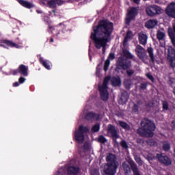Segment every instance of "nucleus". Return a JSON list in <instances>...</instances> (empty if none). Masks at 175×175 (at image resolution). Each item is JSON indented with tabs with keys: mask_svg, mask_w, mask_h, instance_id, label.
I'll return each mask as SVG.
<instances>
[{
	"mask_svg": "<svg viewBox=\"0 0 175 175\" xmlns=\"http://www.w3.org/2000/svg\"><path fill=\"white\" fill-rule=\"evenodd\" d=\"M113 30V23L105 20H100L98 25L93 27L94 31L91 33L90 39L93 40L95 47L98 50L103 47V54L106 53V46L110 40Z\"/></svg>",
	"mask_w": 175,
	"mask_h": 175,
	"instance_id": "nucleus-1",
	"label": "nucleus"
},
{
	"mask_svg": "<svg viewBox=\"0 0 175 175\" xmlns=\"http://www.w3.org/2000/svg\"><path fill=\"white\" fill-rule=\"evenodd\" d=\"M142 127L137 129V133L142 137H153L155 124L148 118H144L141 122Z\"/></svg>",
	"mask_w": 175,
	"mask_h": 175,
	"instance_id": "nucleus-2",
	"label": "nucleus"
},
{
	"mask_svg": "<svg viewBox=\"0 0 175 175\" xmlns=\"http://www.w3.org/2000/svg\"><path fill=\"white\" fill-rule=\"evenodd\" d=\"M106 161L107 163V169L105 170V174L116 175L120 165L118 161H117V157L113 153H110L107 156Z\"/></svg>",
	"mask_w": 175,
	"mask_h": 175,
	"instance_id": "nucleus-3",
	"label": "nucleus"
},
{
	"mask_svg": "<svg viewBox=\"0 0 175 175\" xmlns=\"http://www.w3.org/2000/svg\"><path fill=\"white\" fill-rule=\"evenodd\" d=\"M117 65L122 68L123 70H126L128 77H132L135 75V70L129 69L132 66V62L120 57L118 59Z\"/></svg>",
	"mask_w": 175,
	"mask_h": 175,
	"instance_id": "nucleus-4",
	"label": "nucleus"
},
{
	"mask_svg": "<svg viewBox=\"0 0 175 175\" xmlns=\"http://www.w3.org/2000/svg\"><path fill=\"white\" fill-rule=\"evenodd\" d=\"M110 76L106 77L103 82V85L98 87V91L100 92V98L102 100L106 102L109 100V82L110 81Z\"/></svg>",
	"mask_w": 175,
	"mask_h": 175,
	"instance_id": "nucleus-5",
	"label": "nucleus"
},
{
	"mask_svg": "<svg viewBox=\"0 0 175 175\" xmlns=\"http://www.w3.org/2000/svg\"><path fill=\"white\" fill-rule=\"evenodd\" d=\"M90 132V129L88 126H84L83 125L79 126V130L74 132V139L76 140L79 144H83L85 137H84V133H88Z\"/></svg>",
	"mask_w": 175,
	"mask_h": 175,
	"instance_id": "nucleus-6",
	"label": "nucleus"
},
{
	"mask_svg": "<svg viewBox=\"0 0 175 175\" xmlns=\"http://www.w3.org/2000/svg\"><path fill=\"white\" fill-rule=\"evenodd\" d=\"M139 7H132L130 8V10L127 12L125 19V23L126 25H129L131 24V22L136 18V16L139 14Z\"/></svg>",
	"mask_w": 175,
	"mask_h": 175,
	"instance_id": "nucleus-7",
	"label": "nucleus"
},
{
	"mask_svg": "<svg viewBox=\"0 0 175 175\" xmlns=\"http://www.w3.org/2000/svg\"><path fill=\"white\" fill-rule=\"evenodd\" d=\"M107 132L108 135H110L111 137H112L113 142H114V143H116V144H118L117 139H120V134H118V131H117L116 126L113 124H108L107 128Z\"/></svg>",
	"mask_w": 175,
	"mask_h": 175,
	"instance_id": "nucleus-8",
	"label": "nucleus"
},
{
	"mask_svg": "<svg viewBox=\"0 0 175 175\" xmlns=\"http://www.w3.org/2000/svg\"><path fill=\"white\" fill-rule=\"evenodd\" d=\"M29 70V68L28 66L21 64L19 65L17 69L13 70L12 71V74L14 76H17V74L19 73V75H21V76H23L24 77H28Z\"/></svg>",
	"mask_w": 175,
	"mask_h": 175,
	"instance_id": "nucleus-9",
	"label": "nucleus"
},
{
	"mask_svg": "<svg viewBox=\"0 0 175 175\" xmlns=\"http://www.w3.org/2000/svg\"><path fill=\"white\" fill-rule=\"evenodd\" d=\"M161 7L157 5H149L146 9L148 16H150V17H154V16H157V14H161Z\"/></svg>",
	"mask_w": 175,
	"mask_h": 175,
	"instance_id": "nucleus-10",
	"label": "nucleus"
},
{
	"mask_svg": "<svg viewBox=\"0 0 175 175\" xmlns=\"http://www.w3.org/2000/svg\"><path fill=\"white\" fill-rule=\"evenodd\" d=\"M156 158L158 159L159 162L165 165V166H170L172 165V160L167 156L157 153Z\"/></svg>",
	"mask_w": 175,
	"mask_h": 175,
	"instance_id": "nucleus-11",
	"label": "nucleus"
},
{
	"mask_svg": "<svg viewBox=\"0 0 175 175\" xmlns=\"http://www.w3.org/2000/svg\"><path fill=\"white\" fill-rule=\"evenodd\" d=\"M100 116L98 113H96L93 111L88 112L85 116V120L86 121H90V122H94V121H99Z\"/></svg>",
	"mask_w": 175,
	"mask_h": 175,
	"instance_id": "nucleus-12",
	"label": "nucleus"
},
{
	"mask_svg": "<svg viewBox=\"0 0 175 175\" xmlns=\"http://www.w3.org/2000/svg\"><path fill=\"white\" fill-rule=\"evenodd\" d=\"M165 14L168 17L175 18V3H171L165 9Z\"/></svg>",
	"mask_w": 175,
	"mask_h": 175,
	"instance_id": "nucleus-13",
	"label": "nucleus"
},
{
	"mask_svg": "<svg viewBox=\"0 0 175 175\" xmlns=\"http://www.w3.org/2000/svg\"><path fill=\"white\" fill-rule=\"evenodd\" d=\"M135 53L139 59H144L146 57V49L141 45H137L135 48Z\"/></svg>",
	"mask_w": 175,
	"mask_h": 175,
	"instance_id": "nucleus-14",
	"label": "nucleus"
},
{
	"mask_svg": "<svg viewBox=\"0 0 175 175\" xmlns=\"http://www.w3.org/2000/svg\"><path fill=\"white\" fill-rule=\"evenodd\" d=\"M129 99V94L128 92L124 91L122 93L121 97L118 100L119 105H126V102H128Z\"/></svg>",
	"mask_w": 175,
	"mask_h": 175,
	"instance_id": "nucleus-15",
	"label": "nucleus"
},
{
	"mask_svg": "<svg viewBox=\"0 0 175 175\" xmlns=\"http://www.w3.org/2000/svg\"><path fill=\"white\" fill-rule=\"evenodd\" d=\"M158 25V21L157 19H150L145 23L146 28L148 29H152L155 26Z\"/></svg>",
	"mask_w": 175,
	"mask_h": 175,
	"instance_id": "nucleus-16",
	"label": "nucleus"
},
{
	"mask_svg": "<svg viewBox=\"0 0 175 175\" xmlns=\"http://www.w3.org/2000/svg\"><path fill=\"white\" fill-rule=\"evenodd\" d=\"M68 174L77 175L80 173V167L75 166H70L67 169Z\"/></svg>",
	"mask_w": 175,
	"mask_h": 175,
	"instance_id": "nucleus-17",
	"label": "nucleus"
},
{
	"mask_svg": "<svg viewBox=\"0 0 175 175\" xmlns=\"http://www.w3.org/2000/svg\"><path fill=\"white\" fill-rule=\"evenodd\" d=\"M129 165L134 175H141L140 171H139V168H137V164H136V163H135L133 161H131L129 162Z\"/></svg>",
	"mask_w": 175,
	"mask_h": 175,
	"instance_id": "nucleus-18",
	"label": "nucleus"
},
{
	"mask_svg": "<svg viewBox=\"0 0 175 175\" xmlns=\"http://www.w3.org/2000/svg\"><path fill=\"white\" fill-rule=\"evenodd\" d=\"M138 39L140 44H142V46H146V44H147V39H148V37H147V34L140 33L138 35Z\"/></svg>",
	"mask_w": 175,
	"mask_h": 175,
	"instance_id": "nucleus-19",
	"label": "nucleus"
},
{
	"mask_svg": "<svg viewBox=\"0 0 175 175\" xmlns=\"http://www.w3.org/2000/svg\"><path fill=\"white\" fill-rule=\"evenodd\" d=\"M17 2L23 8H26V9H32L33 8V5L26 0H17Z\"/></svg>",
	"mask_w": 175,
	"mask_h": 175,
	"instance_id": "nucleus-20",
	"label": "nucleus"
},
{
	"mask_svg": "<svg viewBox=\"0 0 175 175\" xmlns=\"http://www.w3.org/2000/svg\"><path fill=\"white\" fill-rule=\"evenodd\" d=\"M113 87H120L121 85V78L120 77H113L111 79Z\"/></svg>",
	"mask_w": 175,
	"mask_h": 175,
	"instance_id": "nucleus-21",
	"label": "nucleus"
},
{
	"mask_svg": "<svg viewBox=\"0 0 175 175\" xmlns=\"http://www.w3.org/2000/svg\"><path fill=\"white\" fill-rule=\"evenodd\" d=\"M39 62H40V64H41V65H42V66H44V68H45V69L50 70V69H51L50 61L44 60V59H43V57H40L39 58Z\"/></svg>",
	"mask_w": 175,
	"mask_h": 175,
	"instance_id": "nucleus-22",
	"label": "nucleus"
},
{
	"mask_svg": "<svg viewBox=\"0 0 175 175\" xmlns=\"http://www.w3.org/2000/svg\"><path fill=\"white\" fill-rule=\"evenodd\" d=\"M122 53L124 57L127 59H133V55H132V53H131V52H129V51L126 49V48L122 49Z\"/></svg>",
	"mask_w": 175,
	"mask_h": 175,
	"instance_id": "nucleus-23",
	"label": "nucleus"
},
{
	"mask_svg": "<svg viewBox=\"0 0 175 175\" xmlns=\"http://www.w3.org/2000/svg\"><path fill=\"white\" fill-rule=\"evenodd\" d=\"M147 51L149 54V57L150 58L152 64H155V57L154 56V49H152V47H148L147 49Z\"/></svg>",
	"mask_w": 175,
	"mask_h": 175,
	"instance_id": "nucleus-24",
	"label": "nucleus"
},
{
	"mask_svg": "<svg viewBox=\"0 0 175 175\" xmlns=\"http://www.w3.org/2000/svg\"><path fill=\"white\" fill-rule=\"evenodd\" d=\"M122 166L123 167L125 174H129V173H131V169H132V167L129 166L127 162L124 161L122 164Z\"/></svg>",
	"mask_w": 175,
	"mask_h": 175,
	"instance_id": "nucleus-25",
	"label": "nucleus"
},
{
	"mask_svg": "<svg viewBox=\"0 0 175 175\" xmlns=\"http://www.w3.org/2000/svg\"><path fill=\"white\" fill-rule=\"evenodd\" d=\"M3 43L6 44V46H8V47H15V49H18L20 47L18 44L8 40H4Z\"/></svg>",
	"mask_w": 175,
	"mask_h": 175,
	"instance_id": "nucleus-26",
	"label": "nucleus"
},
{
	"mask_svg": "<svg viewBox=\"0 0 175 175\" xmlns=\"http://www.w3.org/2000/svg\"><path fill=\"white\" fill-rule=\"evenodd\" d=\"M123 85L126 90H131L132 86V80L130 79H125L123 82Z\"/></svg>",
	"mask_w": 175,
	"mask_h": 175,
	"instance_id": "nucleus-27",
	"label": "nucleus"
},
{
	"mask_svg": "<svg viewBox=\"0 0 175 175\" xmlns=\"http://www.w3.org/2000/svg\"><path fill=\"white\" fill-rule=\"evenodd\" d=\"M168 35L173 46H175V35H174V32H173V29H168Z\"/></svg>",
	"mask_w": 175,
	"mask_h": 175,
	"instance_id": "nucleus-28",
	"label": "nucleus"
},
{
	"mask_svg": "<svg viewBox=\"0 0 175 175\" xmlns=\"http://www.w3.org/2000/svg\"><path fill=\"white\" fill-rule=\"evenodd\" d=\"M119 125L125 131H131V126L124 121H119Z\"/></svg>",
	"mask_w": 175,
	"mask_h": 175,
	"instance_id": "nucleus-29",
	"label": "nucleus"
},
{
	"mask_svg": "<svg viewBox=\"0 0 175 175\" xmlns=\"http://www.w3.org/2000/svg\"><path fill=\"white\" fill-rule=\"evenodd\" d=\"M166 36V34H165V32L161 31V30H158L157 33V38L161 41L163 40Z\"/></svg>",
	"mask_w": 175,
	"mask_h": 175,
	"instance_id": "nucleus-30",
	"label": "nucleus"
},
{
	"mask_svg": "<svg viewBox=\"0 0 175 175\" xmlns=\"http://www.w3.org/2000/svg\"><path fill=\"white\" fill-rule=\"evenodd\" d=\"M47 5L51 9H55L57 8V1L54 0L48 1Z\"/></svg>",
	"mask_w": 175,
	"mask_h": 175,
	"instance_id": "nucleus-31",
	"label": "nucleus"
},
{
	"mask_svg": "<svg viewBox=\"0 0 175 175\" xmlns=\"http://www.w3.org/2000/svg\"><path fill=\"white\" fill-rule=\"evenodd\" d=\"M163 151H169L170 150V144L168 142H164L163 143Z\"/></svg>",
	"mask_w": 175,
	"mask_h": 175,
	"instance_id": "nucleus-32",
	"label": "nucleus"
},
{
	"mask_svg": "<svg viewBox=\"0 0 175 175\" xmlns=\"http://www.w3.org/2000/svg\"><path fill=\"white\" fill-rule=\"evenodd\" d=\"M100 129V124H96L92 127V132H94L96 133Z\"/></svg>",
	"mask_w": 175,
	"mask_h": 175,
	"instance_id": "nucleus-33",
	"label": "nucleus"
},
{
	"mask_svg": "<svg viewBox=\"0 0 175 175\" xmlns=\"http://www.w3.org/2000/svg\"><path fill=\"white\" fill-rule=\"evenodd\" d=\"M120 146L124 150H128V148H129V146H128V142H126V141L124 139L120 142Z\"/></svg>",
	"mask_w": 175,
	"mask_h": 175,
	"instance_id": "nucleus-34",
	"label": "nucleus"
},
{
	"mask_svg": "<svg viewBox=\"0 0 175 175\" xmlns=\"http://www.w3.org/2000/svg\"><path fill=\"white\" fill-rule=\"evenodd\" d=\"M134 159L139 166H143V160L139 156H135Z\"/></svg>",
	"mask_w": 175,
	"mask_h": 175,
	"instance_id": "nucleus-35",
	"label": "nucleus"
},
{
	"mask_svg": "<svg viewBox=\"0 0 175 175\" xmlns=\"http://www.w3.org/2000/svg\"><path fill=\"white\" fill-rule=\"evenodd\" d=\"M139 105L137 104H134L133 106L132 111L135 114H139Z\"/></svg>",
	"mask_w": 175,
	"mask_h": 175,
	"instance_id": "nucleus-36",
	"label": "nucleus"
},
{
	"mask_svg": "<svg viewBox=\"0 0 175 175\" xmlns=\"http://www.w3.org/2000/svg\"><path fill=\"white\" fill-rule=\"evenodd\" d=\"M98 142H99V143H101L102 144H105V143H107V139H106V137H105V136L100 135L98 137Z\"/></svg>",
	"mask_w": 175,
	"mask_h": 175,
	"instance_id": "nucleus-37",
	"label": "nucleus"
},
{
	"mask_svg": "<svg viewBox=\"0 0 175 175\" xmlns=\"http://www.w3.org/2000/svg\"><path fill=\"white\" fill-rule=\"evenodd\" d=\"M110 66V60L107 59L104 64V70L106 72L109 70V67Z\"/></svg>",
	"mask_w": 175,
	"mask_h": 175,
	"instance_id": "nucleus-38",
	"label": "nucleus"
},
{
	"mask_svg": "<svg viewBox=\"0 0 175 175\" xmlns=\"http://www.w3.org/2000/svg\"><path fill=\"white\" fill-rule=\"evenodd\" d=\"M147 87H148V84H147V83H142L139 85V90L144 91V90H147Z\"/></svg>",
	"mask_w": 175,
	"mask_h": 175,
	"instance_id": "nucleus-39",
	"label": "nucleus"
},
{
	"mask_svg": "<svg viewBox=\"0 0 175 175\" xmlns=\"http://www.w3.org/2000/svg\"><path fill=\"white\" fill-rule=\"evenodd\" d=\"M170 55H175V50L173 47L168 48V57H170Z\"/></svg>",
	"mask_w": 175,
	"mask_h": 175,
	"instance_id": "nucleus-40",
	"label": "nucleus"
},
{
	"mask_svg": "<svg viewBox=\"0 0 175 175\" xmlns=\"http://www.w3.org/2000/svg\"><path fill=\"white\" fill-rule=\"evenodd\" d=\"M146 76L149 80H150V81H152V83H154V81H155V79H154V76H152L151 73L150 72L146 73Z\"/></svg>",
	"mask_w": 175,
	"mask_h": 175,
	"instance_id": "nucleus-41",
	"label": "nucleus"
},
{
	"mask_svg": "<svg viewBox=\"0 0 175 175\" xmlns=\"http://www.w3.org/2000/svg\"><path fill=\"white\" fill-rule=\"evenodd\" d=\"M163 110H169V103L166 100L163 102Z\"/></svg>",
	"mask_w": 175,
	"mask_h": 175,
	"instance_id": "nucleus-42",
	"label": "nucleus"
},
{
	"mask_svg": "<svg viewBox=\"0 0 175 175\" xmlns=\"http://www.w3.org/2000/svg\"><path fill=\"white\" fill-rule=\"evenodd\" d=\"M147 144L150 146H157V142L154 139H149L147 141Z\"/></svg>",
	"mask_w": 175,
	"mask_h": 175,
	"instance_id": "nucleus-43",
	"label": "nucleus"
},
{
	"mask_svg": "<svg viewBox=\"0 0 175 175\" xmlns=\"http://www.w3.org/2000/svg\"><path fill=\"white\" fill-rule=\"evenodd\" d=\"M131 38H132V31H128L124 38V42L126 39H131Z\"/></svg>",
	"mask_w": 175,
	"mask_h": 175,
	"instance_id": "nucleus-44",
	"label": "nucleus"
},
{
	"mask_svg": "<svg viewBox=\"0 0 175 175\" xmlns=\"http://www.w3.org/2000/svg\"><path fill=\"white\" fill-rule=\"evenodd\" d=\"M115 59H116V55L113 53H109L108 58L107 59H109V61H110V59L113 61Z\"/></svg>",
	"mask_w": 175,
	"mask_h": 175,
	"instance_id": "nucleus-45",
	"label": "nucleus"
},
{
	"mask_svg": "<svg viewBox=\"0 0 175 175\" xmlns=\"http://www.w3.org/2000/svg\"><path fill=\"white\" fill-rule=\"evenodd\" d=\"M169 62H170V66H171V68H175V64H174L173 57H170L169 59Z\"/></svg>",
	"mask_w": 175,
	"mask_h": 175,
	"instance_id": "nucleus-46",
	"label": "nucleus"
},
{
	"mask_svg": "<svg viewBox=\"0 0 175 175\" xmlns=\"http://www.w3.org/2000/svg\"><path fill=\"white\" fill-rule=\"evenodd\" d=\"M25 80H26V79L24 77H21L18 79V82L20 84H23V83H25Z\"/></svg>",
	"mask_w": 175,
	"mask_h": 175,
	"instance_id": "nucleus-47",
	"label": "nucleus"
},
{
	"mask_svg": "<svg viewBox=\"0 0 175 175\" xmlns=\"http://www.w3.org/2000/svg\"><path fill=\"white\" fill-rule=\"evenodd\" d=\"M56 3H57V5H58V6H62V5H64V3H65V1L57 0Z\"/></svg>",
	"mask_w": 175,
	"mask_h": 175,
	"instance_id": "nucleus-48",
	"label": "nucleus"
},
{
	"mask_svg": "<svg viewBox=\"0 0 175 175\" xmlns=\"http://www.w3.org/2000/svg\"><path fill=\"white\" fill-rule=\"evenodd\" d=\"M43 21H44V23H47V24H50L49 21H50V18L47 16H44L43 17Z\"/></svg>",
	"mask_w": 175,
	"mask_h": 175,
	"instance_id": "nucleus-49",
	"label": "nucleus"
},
{
	"mask_svg": "<svg viewBox=\"0 0 175 175\" xmlns=\"http://www.w3.org/2000/svg\"><path fill=\"white\" fill-rule=\"evenodd\" d=\"M137 143L138 144H143V143H144V141L141 138H137Z\"/></svg>",
	"mask_w": 175,
	"mask_h": 175,
	"instance_id": "nucleus-50",
	"label": "nucleus"
},
{
	"mask_svg": "<svg viewBox=\"0 0 175 175\" xmlns=\"http://www.w3.org/2000/svg\"><path fill=\"white\" fill-rule=\"evenodd\" d=\"M54 27L51 26L50 24L49 25V29H48V32H53V31H54Z\"/></svg>",
	"mask_w": 175,
	"mask_h": 175,
	"instance_id": "nucleus-51",
	"label": "nucleus"
},
{
	"mask_svg": "<svg viewBox=\"0 0 175 175\" xmlns=\"http://www.w3.org/2000/svg\"><path fill=\"white\" fill-rule=\"evenodd\" d=\"M83 148H84V150H88L90 148V146L88 145V144L85 143L83 144Z\"/></svg>",
	"mask_w": 175,
	"mask_h": 175,
	"instance_id": "nucleus-52",
	"label": "nucleus"
},
{
	"mask_svg": "<svg viewBox=\"0 0 175 175\" xmlns=\"http://www.w3.org/2000/svg\"><path fill=\"white\" fill-rule=\"evenodd\" d=\"M88 3V0H84L79 3V5H87Z\"/></svg>",
	"mask_w": 175,
	"mask_h": 175,
	"instance_id": "nucleus-53",
	"label": "nucleus"
},
{
	"mask_svg": "<svg viewBox=\"0 0 175 175\" xmlns=\"http://www.w3.org/2000/svg\"><path fill=\"white\" fill-rule=\"evenodd\" d=\"M91 175H99V172L98 170H94V172H92Z\"/></svg>",
	"mask_w": 175,
	"mask_h": 175,
	"instance_id": "nucleus-54",
	"label": "nucleus"
},
{
	"mask_svg": "<svg viewBox=\"0 0 175 175\" xmlns=\"http://www.w3.org/2000/svg\"><path fill=\"white\" fill-rule=\"evenodd\" d=\"M171 126L172 129H175V120H173L171 123Z\"/></svg>",
	"mask_w": 175,
	"mask_h": 175,
	"instance_id": "nucleus-55",
	"label": "nucleus"
},
{
	"mask_svg": "<svg viewBox=\"0 0 175 175\" xmlns=\"http://www.w3.org/2000/svg\"><path fill=\"white\" fill-rule=\"evenodd\" d=\"M51 13H53L54 16H57V10H53L52 11L49 12L50 14H51Z\"/></svg>",
	"mask_w": 175,
	"mask_h": 175,
	"instance_id": "nucleus-56",
	"label": "nucleus"
},
{
	"mask_svg": "<svg viewBox=\"0 0 175 175\" xmlns=\"http://www.w3.org/2000/svg\"><path fill=\"white\" fill-rule=\"evenodd\" d=\"M18 85H20L19 82H14L13 83V87H18Z\"/></svg>",
	"mask_w": 175,
	"mask_h": 175,
	"instance_id": "nucleus-57",
	"label": "nucleus"
},
{
	"mask_svg": "<svg viewBox=\"0 0 175 175\" xmlns=\"http://www.w3.org/2000/svg\"><path fill=\"white\" fill-rule=\"evenodd\" d=\"M134 3H136V5H139L140 3V0H133Z\"/></svg>",
	"mask_w": 175,
	"mask_h": 175,
	"instance_id": "nucleus-58",
	"label": "nucleus"
},
{
	"mask_svg": "<svg viewBox=\"0 0 175 175\" xmlns=\"http://www.w3.org/2000/svg\"><path fill=\"white\" fill-rule=\"evenodd\" d=\"M54 42V38H51L50 40H49V43H53Z\"/></svg>",
	"mask_w": 175,
	"mask_h": 175,
	"instance_id": "nucleus-59",
	"label": "nucleus"
},
{
	"mask_svg": "<svg viewBox=\"0 0 175 175\" xmlns=\"http://www.w3.org/2000/svg\"><path fill=\"white\" fill-rule=\"evenodd\" d=\"M149 159L150 161H154V159H155V157H150Z\"/></svg>",
	"mask_w": 175,
	"mask_h": 175,
	"instance_id": "nucleus-60",
	"label": "nucleus"
},
{
	"mask_svg": "<svg viewBox=\"0 0 175 175\" xmlns=\"http://www.w3.org/2000/svg\"><path fill=\"white\" fill-rule=\"evenodd\" d=\"M173 31L175 33V25L173 26Z\"/></svg>",
	"mask_w": 175,
	"mask_h": 175,
	"instance_id": "nucleus-61",
	"label": "nucleus"
},
{
	"mask_svg": "<svg viewBox=\"0 0 175 175\" xmlns=\"http://www.w3.org/2000/svg\"><path fill=\"white\" fill-rule=\"evenodd\" d=\"M64 23H59V26L61 27V25H62Z\"/></svg>",
	"mask_w": 175,
	"mask_h": 175,
	"instance_id": "nucleus-62",
	"label": "nucleus"
},
{
	"mask_svg": "<svg viewBox=\"0 0 175 175\" xmlns=\"http://www.w3.org/2000/svg\"><path fill=\"white\" fill-rule=\"evenodd\" d=\"M59 35V33H57V35H56V36L58 37Z\"/></svg>",
	"mask_w": 175,
	"mask_h": 175,
	"instance_id": "nucleus-63",
	"label": "nucleus"
},
{
	"mask_svg": "<svg viewBox=\"0 0 175 175\" xmlns=\"http://www.w3.org/2000/svg\"><path fill=\"white\" fill-rule=\"evenodd\" d=\"M139 103H140V101H138V102H137V104L139 105Z\"/></svg>",
	"mask_w": 175,
	"mask_h": 175,
	"instance_id": "nucleus-64",
	"label": "nucleus"
}]
</instances>
